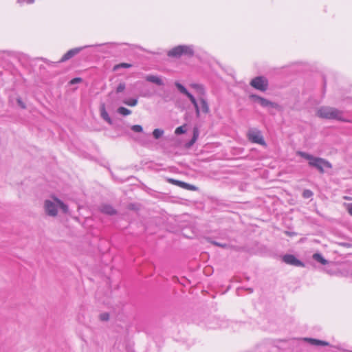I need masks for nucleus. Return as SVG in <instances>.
Masks as SVG:
<instances>
[{
  "instance_id": "nucleus-1",
  "label": "nucleus",
  "mask_w": 352,
  "mask_h": 352,
  "mask_svg": "<svg viewBox=\"0 0 352 352\" xmlns=\"http://www.w3.org/2000/svg\"><path fill=\"white\" fill-rule=\"evenodd\" d=\"M296 154L297 155L300 156L307 160L309 166L316 168L320 173H323L324 172L325 168H332L331 163L324 158L315 157L303 151H297Z\"/></svg>"
},
{
  "instance_id": "nucleus-2",
  "label": "nucleus",
  "mask_w": 352,
  "mask_h": 352,
  "mask_svg": "<svg viewBox=\"0 0 352 352\" xmlns=\"http://www.w3.org/2000/svg\"><path fill=\"white\" fill-rule=\"evenodd\" d=\"M175 85L176 87L178 89V90L182 94L186 95L189 98L190 102L192 103V104L195 107L196 115L197 117L199 116L201 111L204 113H208L209 112V111H210L209 106L208 104V102H206V100L204 98H199V100L200 105H201V107L199 108V104H198L197 101L196 100L195 98L190 92H188V90L182 84L177 82H175Z\"/></svg>"
},
{
  "instance_id": "nucleus-3",
  "label": "nucleus",
  "mask_w": 352,
  "mask_h": 352,
  "mask_svg": "<svg viewBox=\"0 0 352 352\" xmlns=\"http://www.w3.org/2000/svg\"><path fill=\"white\" fill-rule=\"evenodd\" d=\"M44 208L46 214L50 217H56L60 208L63 212H68V206L62 201L55 197H52L44 202Z\"/></svg>"
},
{
  "instance_id": "nucleus-4",
  "label": "nucleus",
  "mask_w": 352,
  "mask_h": 352,
  "mask_svg": "<svg viewBox=\"0 0 352 352\" xmlns=\"http://www.w3.org/2000/svg\"><path fill=\"white\" fill-rule=\"evenodd\" d=\"M342 111L331 107H321L318 109L316 116L324 119L342 120Z\"/></svg>"
},
{
  "instance_id": "nucleus-5",
  "label": "nucleus",
  "mask_w": 352,
  "mask_h": 352,
  "mask_svg": "<svg viewBox=\"0 0 352 352\" xmlns=\"http://www.w3.org/2000/svg\"><path fill=\"white\" fill-rule=\"evenodd\" d=\"M194 50L192 45H178L168 52V56L179 57L182 55L192 56Z\"/></svg>"
},
{
  "instance_id": "nucleus-6",
  "label": "nucleus",
  "mask_w": 352,
  "mask_h": 352,
  "mask_svg": "<svg viewBox=\"0 0 352 352\" xmlns=\"http://www.w3.org/2000/svg\"><path fill=\"white\" fill-rule=\"evenodd\" d=\"M250 85L254 89L263 92L265 91L269 86L268 80L264 76H256L252 78Z\"/></svg>"
},
{
  "instance_id": "nucleus-7",
  "label": "nucleus",
  "mask_w": 352,
  "mask_h": 352,
  "mask_svg": "<svg viewBox=\"0 0 352 352\" xmlns=\"http://www.w3.org/2000/svg\"><path fill=\"white\" fill-rule=\"evenodd\" d=\"M248 137L249 140L254 142L261 145L265 144V141L261 135V132L256 129H250L248 132Z\"/></svg>"
},
{
  "instance_id": "nucleus-8",
  "label": "nucleus",
  "mask_w": 352,
  "mask_h": 352,
  "mask_svg": "<svg viewBox=\"0 0 352 352\" xmlns=\"http://www.w3.org/2000/svg\"><path fill=\"white\" fill-rule=\"evenodd\" d=\"M250 98L251 99L254 100V101L258 102L263 107H271V108H274V109H276L278 107V104L271 102V101L268 100L267 99L262 98L258 95L252 94L250 96Z\"/></svg>"
},
{
  "instance_id": "nucleus-9",
  "label": "nucleus",
  "mask_w": 352,
  "mask_h": 352,
  "mask_svg": "<svg viewBox=\"0 0 352 352\" xmlns=\"http://www.w3.org/2000/svg\"><path fill=\"white\" fill-rule=\"evenodd\" d=\"M100 45H85L83 47H76L72 49L69 50L66 54L63 55V56L60 59V62L66 61L71 58H72L74 56L79 53L81 50L83 49H85L87 47H94V46H100Z\"/></svg>"
},
{
  "instance_id": "nucleus-10",
  "label": "nucleus",
  "mask_w": 352,
  "mask_h": 352,
  "mask_svg": "<svg viewBox=\"0 0 352 352\" xmlns=\"http://www.w3.org/2000/svg\"><path fill=\"white\" fill-rule=\"evenodd\" d=\"M283 261L285 263L291 265L304 267V263L302 262H301L300 260L297 259L292 254H285L283 257Z\"/></svg>"
},
{
  "instance_id": "nucleus-11",
  "label": "nucleus",
  "mask_w": 352,
  "mask_h": 352,
  "mask_svg": "<svg viewBox=\"0 0 352 352\" xmlns=\"http://www.w3.org/2000/svg\"><path fill=\"white\" fill-rule=\"evenodd\" d=\"M100 211L104 214L113 215L116 213V210L110 205L102 204L100 207Z\"/></svg>"
},
{
  "instance_id": "nucleus-12",
  "label": "nucleus",
  "mask_w": 352,
  "mask_h": 352,
  "mask_svg": "<svg viewBox=\"0 0 352 352\" xmlns=\"http://www.w3.org/2000/svg\"><path fill=\"white\" fill-rule=\"evenodd\" d=\"M305 340L306 342H309L310 344L315 345V346H329V343L326 341L317 340V339H314V338H305Z\"/></svg>"
},
{
  "instance_id": "nucleus-13",
  "label": "nucleus",
  "mask_w": 352,
  "mask_h": 352,
  "mask_svg": "<svg viewBox=\"0 0 352 352\" xmlns=\"http://www.w3.org/2000/svg\"><path fill=\"white\" fill-rule=\"evenodd\" d=\"M145 79L146 81L155 83L157 85H164L162 79L157 76L147 75L145 77Z\"/></svg>"
},
{
  "instance_id": "nucleus-14",
  "label": "nucleus",
  "mask_w": 352,
  "mask_h": 352,
  "mask_svg": "<svg viewBox=\"0 0 352 352\" xmlns=\"http://www.w3.org/2000/svg\"><path fill=\"white\" fill-rule=\"evenodd\" d=\"M171 183L173 184H177V186H180V187H182L185 189H188V190H196V187L192 186V185H190L189 184H187V183H185V182H180V181H177V180H175V179H170L169 180Z\"/></svg>"
},
{
  "instance_id": "nucleus-15",
  "label": "nucleus",
  "mask_w": 352,
  "mask_h": 352,
  "mask_svg": "<svg viewBox=\"0 0 352 352\" xmlns=\"http://www.w3.org/2000/svg\"><path fill=\"white\" fill-rule=\"evenodd\" d=\"M100 116L102 118V119H104L109 124H112V120L111 119L108 113L107 112L104 104H102L100 107Z\"/></svg>"
},
{
  "instance_id": "nucleus-16",
  "label": "nucleus",
  "mask_w": 352,
  "mask_h": 352,
  "mask_svg": "<svg viewBox=\"0 0 352 352\" xmlns=\"http://www.w3.org/2000/svg\"><path fill=\"white\" fill-rule=\"evenodd\" d=\"M313 258H314L315 261H318V262L320 263H321V264H322V265H326V264H327V263H328V261H327L325 258H323V256H322V254H319V253H315V254H314V255H313Z\"/></svg>"
},
{
  "instance_id": "nucleus-17",
  "label": "nucleus",
  "mask_w": 352,
  "mask_h": 352,
  "mask_svg": "<svg viewBox=\"0 0 352 352\" xmlns=\"http://www.w3.org/2000/svg\"><path fill=\"white\" fill-rule=\"evenodd\" d=\"M190 86L193 89H195V91H197V93L198 94L204 95L205 91H204V87H203V86L201 85H199V84H192Z\"/></svg>"
},
{
  "instance_id": "nucleus-18",
  "label": "nucleus",
  "mask_w": 352,
  "mask_h": 352,
  "mask_svg": "<svg viewBox=\"0 0 352 352\" xmlns=\"http://www.w3.org/2000/svg\"><path fill=\"white\" fill-rule=\"evenodd\" d=\"M123 103L129 107H135L138 104V100L135 98L125 99Z\"/></svg>"
},
{
  "instance_id": "nucleus-19",
  "label": "nucleus",
  "mask_w": 352,
  "mask_h": 352,
  "mask_svg": "<svg viewBox=\"0 0 352 352\" xmlns=\"http://www.w3.org/2000/svg\"><path fill=\"white\" fill-rule=\"evenodd\" d=\"M118 113L122 115V116H129L131 113V111L125 108V107H120L117 110Z\"/></svg>"
},
{
  "instance_id": "nucleus-20",
  "label": "nucleus",
  "mask_w": 352,
  "mask_h": 352,
  "mask_svg": "<svg viewBox=\"0 0 352 352\" xmlns=\"http://www.w3.org/2000/svg\"><path fill=\"white\" fill-rule=\"evenodd\" d=\"M164 133V132L162 129H155L153 131V135L155 139H159L160 138H161L163 135Z\"/></svg>"
},
{
  "instance_id": "nucleus-21",
  "label": "nucleus",
  "mask_w": 352,
  "mask_h": 352,
  "mask_svg": "<svg viewBox=\"0 0 352 352\" xmlns=\"http://www.w3.org/2000/svg\"><path fill=\"white\" fill-rule=\"evenodd\" d=\"M131 130L136 133L142 132L143 128L141 125L135 124L131 126Z\"/></svg>"
},
{
  "instance_id": "nucleus-22",
  "label": "nucleus",
  "mask_w": 352,
  "mask_h": 352,
  "mask_svg": "<svg viewBox=\"0 0 352 352\" xmlns=\"http://www.w3.org/2000/svg\"><path fill=\"white\" fill-rule=\"evenodd\" d=\"M131 67V64L123 63H120L119 65H116L115 67H114V69H117L120 68V67L129 68Z\"/></svg>"
},
{
  "instance_id": "nucleus-23",
  "label": "nucleus",
  "mask_w": 352,
  "mask_h": 352,
  "mask_svg": "<svg viewBox=\"0 0 352 352\" xmlns=\"http://www.w3.org/2000/svg\"><path fill=\"white\" fill-rule=\"evenodd\" d=\"M186 132V130L184 129V126H179L177 127L176 129H175V134L177 135H179V134H183Z\"/></svg>"
},
{
  "instance_id": "nucleus-24",
  "label": "nucleus",
  "mask_w": 352,
  "mask_h": 352,
  "mask_svg": "<svg viewBox=\"0 0 352 352\" xmlns=\"http://www.w3.org/2000/svg\"><path fill=\"white\" fill-rule=\"evenodd\" d=\"M124 89H125V84L124 82H121L117 87L116 91H117V93H120V92L123 91L124 90Z\"/></svg>"
},
{
  "instance_id": "nucleus-25",
  "label": "nucleus",
  "mask_w": 352,
  "mask_h": 352,
  "mask_svg": "<svg viewBox=\"0 0 352 352\" xmlns=\"http://www.w3.org/2000/svg\"><path fill=\"white\" fill-rule=\"evenodd\" d=\"M109 318V314L103 313L100 315V319L102 321H107Z\"/></svg>"
},
{
  "instance_id": "nucleus-26",
  "label": "nucleus",
  "mask_w": 352,
  "mask_h": 352,
  "mask_svg": "<svg viewBox=\"0 0 352 352\" xmlns=\"http://www.w3.org/2000/svg\"><path fill=\"white\" fill-rule=\"evenodd\" d=\"M313 193L311 190H304L303 192V197L305 198H309L312 196Z\"/></svg>"
},
{
  "instance_id": "nucleus-27",
  "label": "nucleus",
  "mask_w": 352,
  "mask_h": 352,
  "mask_svg": "<svg viewBox=\"0 0 352 352\" xmlns=\"http://www.w3.org/2000/svg\"><path fill=\"white\" fill-rule=\"evenodd\" d=\"M82 81V78H74L73 79H72L69 82V84L70 85H74V84H77V83H79Z\"/></svg>"
},
{
  "instance_id": "nucleus-28",
  "label": "nucleus",
  "mask_w": 352,
  "mask_h": 352,
  "mask_svg": "<svg viewBox=\"0 0 352 352\" xmlns=\"http://www.w3.org/2000/svg\"><path fill=\"white\" fill-rule=\"evenodd\" d=\"M197 137H198V132H197V130H195L194 131V133H193V138H192V139L190 141V145L194 144V142L197 140Z\"/></svg>"
},
{
  "instance_id": "nucleus-29",
  "label": "nucleus",
  "mask_w": 352,
  "mask_h": 352,
  "mask_svg": "<svg viewBox=\"0 0 352 352\" xmlns=\"http://www.w3.org/2000/svg\"><path fill=\"white\" fill-rule=\"evenodd\" d=\"M16 102L19 106H20L22 109H25L26 106L25 103L22 101L21 98H18Z\"/></svg>"
},
{
  "instance_id": "nucleus-30",
  "label": "nucleus",
  "mask_w": 352,
  "mask_h": 352,
  "mask_svg": "<svg viewBox=\"0 0 352 352\" xmlns=\"http://www.w3.org/2000/svg\"><path fill=\"white\" fill-rule=\"evenodd\" d=\"M214 245H217V246H219V247H221V248H228V245L226 243H219L218 242H216V241H212V242Z\"/></svg>"
},
{
  "instance_id": "nucleus-31",
  "label": "nucleus",
  "mask_w": 352,
  "mask_h": 352,
  "mask_svg": "<svg viewBox=\"0 0 352 352\" xmlns=\"http://www.w3.org/2000/svg\"><path fill=\"white\" fill-rule=\"evenodd\" d=\"M346 209L348 212L352 216V203L347 205Z\"/></svg>"
},
{
  "instance_id": "nucleus-32",
  "label": "nucleus",
  "mask_w": 352,
  "mask_h": 352,
  "mask_svg": "<svg viewBox=\"0 0 352 352\" xmlns=\"http://www.w3.org/2000/svg\"><path fill=\"white\" fill-rule=\"evenodd\" d=\"M18 2L20 3H32L34 2V0H18Z\"/></svg>"
}]
</instances>
